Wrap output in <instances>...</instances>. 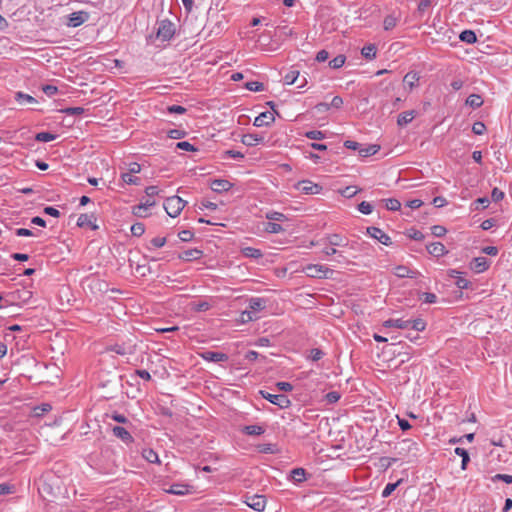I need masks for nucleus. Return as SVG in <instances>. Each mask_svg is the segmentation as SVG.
I'll return each mask as SVG.
<instances>
[{
	"label": "nucleus",
	"instance_id": "obj_4",
	"mask_svg": "<svg viewBox=\"0 0 512 512\" xmlns=\"http://www.w3.org/2000/svg\"><path fill=\"white\" fill-rule=\"evenodd\" d=\"M266 307V300L260 297H252L249 300V309L250 311H245L242 313V317L247 316V320L251 321L254 319L253 313L260 312Z\"/></svg>",
	"mask_w": 512,
	"mask_h": 512
},
{
	"label": "nucleus",
	"instance_id": "obj_3",
	"mask_svg": "<svg viewBox=\"0 0 512 512\" xmlns=\"http://www.w3.org/2000/svg\"><path fill=\"white\" fill-rule=\"evenodd\" d=\"M260 394L264 399L281 409L288 408L291 405L290 399L284 394H271L266 391H260Z\"/></svg>",
	"mask_w": 512,
	"mask_h": 512
},
{
	"label": "nucleus",
	"instance_id": "obj_54",
	"mask_svg": "<svg viewBox=\"0 0 512 512\" xmlns=\"http://www.w3.org/2000/svg\"><path fill=\"white\" fill-rule=\"evenodd\" d=\"M400 481H397L395 483H388L385 488L383 489L382 491V497L383 498H387L389 497L392 492L397 488V486L399 485Z\"/></svg>",
	"mask_w": 512,
	"mask_h": 512
},
{
	"label": "nucleus",
	"instance_id": "obj_61",
	"mask_svg": "<svg viewBox=\"0 0 512 512\" xmlns=\"http://www.w3.org/2000/svg\"><path fill=\"white\" fill-rule=\"evenodd\" d=\"M266 218L271 221H283L286 217L280 212H269L266 214Z\"/></svg>",
	"mask_w": 512,
	"mask_h": 512
},
{
	"label": "nucleus",
	"instance_id": "obj_20",
	"mask_svg": "<svg viewBox=\"0 0 512 512\" xmlns=\"http://www.w3.org/2000/svg\"><path fill=\"white\" fill-rule=\"evenodd\" d=\"M383 326L385 328L395 327L398 329H409L410 322H409V320H403V319H388L383 322Z\"/></svg>",
	"mask_w": 512,
	"mask_h": 512
},
{
	"label": "nucleus",
	"instance_id": "obj_43",
	"mask_svg": "<svg viewBox=\"0 0 512 512\" xmlns=\"http://www.w3.org/2000/svg\"><path fill=\"white\" fill-rule=\"evenodd\" d=\"M410 322V328L409 329H413L415 331H423L426 327V323L425 321L422 319V318H417V319H414V320H409Z\"/></svg>",
	"mask_w": 512,
	"mask_h": 512
},
{
	"label": "nucleus",
	"instance_id": "obj_10",
	"mask_svg": "<svg viewBox=\"0 0 512 512\" xmlns=\"http://www.w3.org/2000/svg\"><path fill=\"white\" fill-rule=\"evenodd\" d=\"M296 188L303 194L307 195L319 194L322 190L320 185L309 180L299 181L296 185Z\"/></svg>",
	"mask_w": 512,
	"mask_h": 512
},
{
	"label": "nucleus",
	"instance_id": "obj_48",
	"mask_svg": "<svg viewBox=\"0 0 512 512\" xmlns=\"http://www.w3.org/2000/svg\"><path fill=\"white\" fill-rule=\"evenodd\" d=\"M419 298L421 301L427 304H433L437 302V296L430 292H423Z\"/></svg>",
	"mask_w": 512,
	"mask_h": 512
},
{
	"label": "nucleus",
	"instance_id": "obj_16",
	"mask_svg": "<svg viewBox=\"0 0 512 512\" xmlns=\"http://www.w3.org/2000/svg\"><path fill=\"white\" fill-rule=\"evenodd\" d=\"M274 120H275L274 113L266 111V112H263V113L259 114L255 118L253 125L256 126V127L268 126L271 123H273Z\"/></svg>",
	"mask_w": 512,
	"mask_h": 512
},
{
	"label": "nucleus",
	"instance_id": "obj_59",
	"mask_svg": "<svg viewBox=\"0 0 512 512\" xmlns=\"http://www.w3.org/2000/svg\"><path fill=\"white\" fill-rule=\"evenodd\" d=\"M431 231H432V234L435 236V237H443L446 233H447V230L444 226L442 225H434L431 227Z\"/></svg>",
	"mask_w": 512,
	"mask_h": 512
},
{
	"label": "nucleus",
	"instance_id": "obj_63",
	"mask_svg": "<svg viewBox=\"0 0 512 512\" xmlns=\"http://www.w3.org/2000/svg\"><path fill=\"white\" fill-rule=\"evenodd\" d=\"M42 91L49 97L54 96L58 92V88L54 85H44Z\"/></svg>",
	"mask_w": 512,
	"mask_h": 512
},
{
	"label": "nucleus",
	"instance_id": "obj_36",
	"mask_svg": "<svg viewBox=\"0 0 512 512\" xmlns=\"http://www.w3.org/2000/svg\"><path fill=\"white\" fill-rule=\"evenodd\" d=\"M306 470L304 468H294L291 471V477L296 483L303 482L306 478Z\"/></svg>",
	"mask_w": 512,
	"mask_h": 512
},
{
	"label": "nucleus",
	"instance_id": "obj_5",
	"mask_svg": "<svg viewBox=\"0 0 512 512\" xmlns=\"http://www.w3.org/2000/svg\"><path fill=\"white\" fill-rule=\"evenodd\" d=\"M107 351L115 352L118 355H133L136 352V344L131 342L116 343L107 347Z\"/></svg>",
	"mask_w": 512,
	"mask_h": 512
},
{
	"label": "nucleus",
	"instance_id": "obj_56",
	"mask_svg": "<svg viewBox=\"0 0 512 512\" xmlns=\"http://www.w3.org/2000/svg\"><path fill=\"white\" fill-rule=\"evenodd\" d=\"M160 192L157 186H148L145 189L146 199L154 200L153 197L158 195ZM145 200V198H143Z\"/></svg>",
	"mask_w": 512,
	"mask_h": 512
},
{
	"label": "nucleus",
	"instance_id": "obj_11",
	"mask_svg": "<svg viewBox=\"0 0 512 512\" xmlns=\"http://www.w3.org/2000/svg\"><path fill=\"white\" fill-rule=\"evenodd\" d=\"M489 267L490 261L484 256L473 258L469 264V268L477 274L486 271Z\"/></svg>",
	"mask_w": 512,
	"mask_h": 512
},
{
	"label": "nucleus",
	"instance_id": "obj_6",
	"mask_svg": "<svg viewBox=\"0 0 512 512\" xmlns=\"http://www.w3.org/2000/svg\"><path fill=\"white\" fill-rule=\"evenodd\" d=\"M156 205L155 200L142 199L138 205L132 207V214L139 218H145L149 216V209Z\"/></svg>",
	"mask_w": 512,
	"mask_h": 512
},
{
	"label": "nucleus",
	"instance_id": "obj_49",
	"mask_svg": "<svg viewBox=\"0 0 512 512\" xmlns=\"http://www.w3.org/2000/svg\"><path fill=\"white\" fill-rule=\"evenodd\" d=\"M489 204H490V200L488 197H481V198L476 199L473 202V205L475 206V210L485 209L489 206Z\"/></svg>",
	"mask_w": 512,
	"mask_h": 512
},
{
	"label": "nucleus",
	"instance_id": "obj_39",
	"mask_svg": "<svg viewBox=\"0 0 512 512\" xmlns=\"http://www.w3.org/2000/svg\"><path fill=\"white\" fill-rule=\"evenodd\" d=\"M121 179L124 183L129 185H139L141 183V179L139 177H135L130 173H122Z\"/></svg>",
	"mask_w": 512,
	"mask_h": 512
},
{
	"label": "nucleus",
	"instance_id": "obj_12",
	"mask_svg": "<svg viewBox=\"0 0 512 512\" xmlns=\"http://www.w3.org/2000/svg\"><path fill=\"white\" fill-rule=\"evenodd\" d=\"M367 234L383 245L389 246L392 244L391 238L378 227H368Z\"/></svg>",
	"mask_w": 512,
	"mask_h": 512
},
{
	"label": "nucleus",
	"instance_id": "obj_52",
	"mask_svg": "<svg viewBox=\"0 0 512 512\" xmlns=\"http://www.w3.org/2000/svg\"><path fill=\"white\" fill-rule=\"evenodd\" d=\"M305 136L311 140H322L325 138L324 132L320 130H311L305 133Z\"/></svg>",
	"mask_w": 512,
	"mask_h": 512
},
{
	"label": "nucleus",
	"instance_id": "obj_37",
	"mask_svg": "<svg viewBox=\"0 0 512 512\" xmlns=\"http://www.w3.org/2000/svg\"><path fill=\"white\" fill-rule=\"evenodd\" d=\"M382 202L385 203L386 209L390 211H398L401 208L400 201L395 198L383 199Z\"/></svg>",
	"mask_w": 512,
	"mask_h": 512
},
{
	"label": "nucleus",
	"instance_id": "obj_55",
	"mask_svg": "<svg viewBox=\"0 0 512 512\" xmlns=\"http://www.w3.org/2000/svg\"><path fill=\"white\" fill-rule=\"evenodd\" d=\"M358 210L362 214L368 215L372 213L373 206L369 202L362 201L361 203L358 204Z\"/></svg>",
	"mask_w": 512,
	"mask_h": 512
},
{
	"label": "nucleus",
	"instance_id": "obj_44",
	"mask_svg": "<svg viewBox=\"0 0 512 512\" xmlns=\"http://www.w3.org/2000/svg\"><path fill=\"white\" fill-rule=\"evenodd\" d=\"M360 191V189H358L356 186H347L345 187L344 189H341L339 192L342 196L346 197V198H352L353 196H355L358 192Z\"/></svg>",
	"mask_w": 512,
	"mask_h": 512
},
{
	"label": "nucleus",
	"instance_id": "obj_25",
	"mask_svg": "<svg viewBox=\"0 0 512 512\" xmlns=\"http://www.w3.org/2000/svg\"><path fill=\"white\" fill-rule=\"evenodd\" d=\"M142 457L149 463H160L158 454L151 448H145L142 450Z\"/></svg>",
	"mask_w": 512,
	"mask_h": 512
},
{
	"label": "nucleus",
	"instance_id": "obj_13",
	"mask_svg": "<svg viewBox=\"0 0 512 512\" xmlns=\"http://www.w3.org/2000/svg\"><path fill=\"white\" fill-rule=\"evenodd\" d=\"M199 355L203 360L209 362H225L229 359L227 354L211 350L203 351Z\"/></svg>",
	"mask_w": 512,
	"mask_h": 512
},
{
	"label": "nucleus",
	"instance_id": "obj_2",
	"mask_svg": "<svg viewBox=\"0 0 512 512\" xmlns=\"http://www.w3.org/2000/svg\"><path fill=\"white\" fill-rule=\"evenodd\" d=\"M186 203L187 202L184 201L179 196H171V197L166 198V200L164 201L163 206H164V209H165L166 213L170 217L175 218L184 209V207L186 206Z\"/></svg>",
	"mask_w": 512,
	"mask_h": 512
},
{
	"label": "nucleus",
	"instance_id": "obj_27",
	"mask_svg": "<svg viewBox=\"0 0 512 512\" xmlns=\"http://www.w3.org/2000/svg\"><path fill=\"white\" fill-rule=\"evenodd\" d=\"M242 432L250 436H259L265 432V429L260 425H247L243 427Z\"/></svg>",
	"mask_w": 512,
	"mask_h": 512
},
{
	"label": "nucleus",
	"instance_id": "obj_17",
	"mask_svg": "<svg viewBox=\"0 0 512 512\" xmlns=\"http://www.w3.org/2000/svg\"><path fill=\"white\" fill-rule=\"evenodd\" d=\"M426 249L429 254L435 257H441L448 253V250L441 242H433L426 245Z\"/></svg>",
	"mask_w": 512,
	"mask_h": 512
},
{
	"label": "nucleus",
	"instance_id": "obj_24",
	"mask_svg": "<svg viewBox=\"0 0 512 512\" xmlns=\"http://www.w3.org/2000/svg\"><path fill=\"white\" fill-rule=\"evenodd\" d=\"M263 140L258 134L248 133L242 136L241 142L246 146H255Z\"/></svg>",
	"mask_w": 512,
	"mask_h": 512
},
{
	"label": "nucleus",
	"instance_id": "obj_23",
	"mask_svg": "<svg viewBox=\"0 0 512 512\" xmlns=\"http://www.w3.org/2000/svg\"><path fill=\"white\" fill-rule=\"evenodd\" d=\"M94 217L88 214H81L78 217L77 225L79 227L90 226L92 230L98 229V226L92 221Z\"/></svg>",
	"mask_w": 512,
	"mask_h": 512
},
{
	"label": "nucleus",
	"instance_id": "obj_57",
	"mask_svg": "<svg viewBox=\"0 0 512 512\" xmlns=\"http://www.w3.org/2000/svg\"><path fill=\"white\" fill-rule=\"evenodd\" d=\"M84 111L85 110L83 107H67L62 110L63 113H65L66 115H71V116L81 115L84 113Z\"/></svg>",
	"mask_w": 512,
	"mask_h": 512
},
{
	"label": "nucleus",
	"instance_id": "obj_60",
	"mask_svg": "<svg viewBox=\"0 0 512 512\" xmlns=\"http://www.w3.org/2000/svg\"><path fill=\"white\" fill-rule=\"evenodd\" d=\"M432 5V1L431 0H421L418 4V13L419 14H424L427 9Z\"/></svg>",
	"mask_w": 512,
	"mask_h": 512
},
{
	"label": "nucleus",
	"instance_id": "obj_31",
	"mask_svg": "<svg viewBox=\"0 0 512 512\" xmlns=\"http://www.w3.org/2000/svg\"><path fill=\"white\" fill-rule=\"evenodd\" d=\"M380 150V146L376 144L368 145L364 148L359 149V155L362 157H368L375 155Z\"/></svg>",
	"mask_w": 512,
	"mask_h": 512
},
{
	"label": "nucleus",
	"instance_id": "obj_64",
	"mask_svg": "<svg viewBox=\"0 0 512 512\" xmlns=\"http://www.w3.org/2000/svg\"><path fill=\"white\" fill-rule=\"evenodd\" d=\"M324 353L322 350L318 349V348H314L310 351V355H309V358L312 360V361H318L320 360L322 357H323Z\"/></svg>",
	"mask_w": 512,
	"mask_h": 512
},
{
	"label": "nucleus",
	"instance_id": "obj_40",
	"mask_svg": "<svg viewBox=\"0 0 512 512\" xmlns=\"http://www.w3.org/2000/svg\"><path fill=\"white\" fill-rule=\"evenodd\" d=\"M56 135L50 132H39L35 136V140L38 142H50L56 139Z\"/></svg>",
	"mask_w": 512,
	"mask_h": 512
},
{
	"label": "nucleus",
	"instance_id": "obj_8",
	"mask_svg": "<svg viewBox=\"0 0 512 512\" xmlns=\"http://www.w3.org/2000/svg\"><path fill=\"white\" fill-rule=\"evenodd\" d=\"M175 33L174 24L169 20L161 21L157 30V36L164 41L170 40Z\"/></svg>",
	"mask_w": 512,
	"mask_h": 512
},
{
	"label": "nucleus",
	"instance_id": "obj_35",
	"mask_svg": "<svg viewBox=\"0 0 512 512\" xmlns=\"http://www.w3.org/2000/svg\"><path fill=\"white\" fill-rule=\"evenodd\" d=\"M376 46L374 44H368L361 50V54L368 60H372L376 57Z\"/></svg>",
	"mask_w": 512,
	"mask_h": 512
},
{
	"label": "nucleus",
	"instance_id": "obj_41",
	"mask_svg": "<svg viewBox=\"0 0 512 512\" xmlns=\"http://www.w3.org/2000/svg\"><path fill=\"white\" fill-rule=\"evenodd\" d=\"M346 57L344 55H337L329 61V67L332 69L341 68L345 63Z\"/></svg>",
	"mask_w": 512,
	"mask_h": 512
},
{
	"label": "nucleus",
	"instance_id": "obj_28",
	"mask_svg": "<svg viewBox=\"0 0 512 512\" xmlns=\"http://www.w3.org/2000/svg\"><path fill=\"white\" fill-rule=\"evenodd\" d=\"M459 38L461 41L467 44H473L477 41V37L474 31L464 30L460 33Z\"/></svg>",
	"mask_w": 512,
	"mask_h": 512
},
{
	"label": "nucleus",
	"instance_id": "obj_42",
	"mask_svg": "<svg viewBox=\"0 0 512 512\" xmlns=\"http://www.w3.org/2000/svg\"><path fill=\"white\" fill-rule=\"evenodd\" d=\"M397 21H398V19L395 16L388 15L385 17V19L383 21V28L386 31L392 30L396 26Z\"/></svg>",
	"mask_w": 512,
	"mask_h": 512
},
{
	"label": "nucleus",
	"instance_id": "obj_58",
	"mask_svg": "<svg viewBox=\"0 0 512 512\" xmlns=\"http://www.w3.org/2000/svg\"><path fill=\"white\" fill-rule=\"evenodd\" d=\"M486 131V126L483 122L477 121L472 126V132L476 135H482Z\"/></svg>",
	"mask_w": 512,
	"mask_h": 512
},
{
	"label": "nucleus",
	"instance_id": "obj_33",
	"mask_svg": "<svg viewBox=\"0 0 512 512\" xmlns=\"http://www.w3.org/2000/svg\"><path fill=\"white\" fill-rule=\"evenodd\" d=\"M241 252L245 257L253 258V259L261 258L263 255L261 250L253 248V247H244V248H242Z\"/></svg>",
	"mask_w": 512,
	"mask_h": 512
},
{
	"label": "nucleus",
	"instance_id": "obj_15",
	"mask_svg": "<svg viewBox=\"0 0 512 512\" xmlns=\"http://www.w3.org/2000/svg\"><path fill=\"white\" fill-rule=\"evenodd\" d=\"M112 433L116 438L122 440L126 444H130L134 441L131 433L122 426H114L112 428Z\"/></svg>",
	"mask_w": 512,
	"mask_h": 512
},
{
	"label": "nucleus",
	"instance_id": "obj_18",
	"mask_svg": "<svg viewBox=\"0 0 512 512\" xmlns=\"http://www.w3.org/2000/svg\"><path fill=\"white\" fill-rule=\"evenodd\" d=\"M232 186V183L225 179H215L211 183V189L217 193L229 191Z\"/></svg>",
	"mask_w": 512,
	"mask_h": 512
},
{
	"label": "nucleus",
	"instance_id": "obj_14",
	"mask_svg": "<svg viewBox=\"0 0 512 512\" xmlns=\"http://www.w3.org/2000/svg\"><path fill=\"white\" fill-rule=\"evenodd\" d=\"M193 487L188 484L175 483L170 486L169 489H165V492L173 495L184 496L191 493Z\"/></svg>",
	"mask_w": 512,
	"mask_h": 512
},
{
	"label": "nucleus",
	"instance_id": "obj_51",
	"mask_svg": "<svg viewBox=\"0 0 512 512\" xmlns=\"http://www.w3.org/2000/svg\"><path fill=\"white\" fill-rule=\"evenodd\" d=\"M265 230L269 233H280L282 232L284 229L282 228V226L278 223H274V222H267L265 224Z\"/></svg>",
	"mask_w": 512,
	"mask_h": 512
},
{
	"label": "nucleus",
	"instance_id": "obj_47",
	"mask_svg": "<svg viewBox=\"0 0 512 512\" xmlns=\"http://www.w3.org/2000/svg\"><path fill=\"white\" fill-rule=\"evenodd\" d=\"M145 232V226L143 223H135L131 226V233L133 236L140 237Z\"/></svg>",
	"mask_w": 512,
	"mask_h": 512
},
{
	"label": "nucleus",
	"instance_id": "obj_30",
	"mask_svg": "<svg viewBox=\"0 0 512 512\" xmlns=\"http://www.w3.org/2000/svg\"><path fill=\"white\" fill-rule=\"evenodd\" d=\"M455 454L459 455V458H462L461 468L465 470L470 461V457L468 451L464 448L457 447L454 450Z\"/></svg>",
	"mask_w": 512,
	"mask_h": 512
},
{
	"label": "nucleus",
	"instance_id": "obj_19",
	"mask_svg": "<svg viewBox=\"0 0 512 512\" xmlns=\"http://www.w3.org/2000/svg\"><path fill=\"white\" fill-rule=\"evenodd\" d=\"M203 255V252L197 248L188 249L183 252H181L178 255V258L184 261H193L201 258Z\"/></svg>",
	"mask_w": 512,
	"mask_h": 512
},
{
	"label": "nucleus",
	"instance_id": "obj_34",
	"mask_svg": "<svg viewBox=\"0 0 512 512\" xmlns=\"http://www.w3.org/2000/svg\"><path fill=\"white\" fill-rule=\"evenodd\" d=\"M394 274L399 277V278H405V277H409V278H412L413 277V272L406 266L404 265H399V266H396L394 268Z\"/></svg>",
	"mask_w": 512,
	"mask_h": 512
},
{
	"label": "nucleus",
	"instance_id": "obj_7",
	"mask_svg": "<svg viewBox=\"0 0 512 512\" xmlns=\"http://www.w3.org/2000/svg\"><path fill=\"white\" fill-rule=\"evenodd\" d=\"M90 15L87 11L81 10L71 13L66 21L68 27L76 28L89 19Z\"/></svg>",
	"mask_w": 512,
	"mask_h": 512
},
{
	"label": "nucleus",
	"instance_id": "obj_9",
	"mask_svg": "<svg viewBox=\"0 0 512 512\" xmlns=\"http://www.w3.org/2000/svg\"><path fill=\"white\" fill-rule=\"evenodd\" d=\"M245 503L253 510L262 512L266 507V497L259 494L248 495L246 496Z\"/></svg>",
	"mask_w": 512,
	"mask_h": 512
},
{
	"label": "nucleus",
	"instance_id": "obj_22",
	"mask_svg": "<svg viewBox=\"0 0 512 512\" xmlns=\"http://www.w3.org/2000/svg\"><path fill=\"white\" fill-rule=\"evenodd\" d=\"M415 117H416L415 110H409V111L402 112L401 114L398 115L397 124L401 127L405 126V125L409 124L410 122H412Z\"/></svg>",
	"mask_w": 512,
	"mask_h": 512
},
{
	"label": "nucleus",
	"instance_id": "obj_32",
	"mask_svg": "<svg viewBox=\"0 0 512 512\" xmlns=\"http://www.w3.org/2000/svg\"><path fill=\"white\" fill-rule=\"evenodd\" d=\"M466 104L469 105L472 108H479L483 104V99L478 94H471L466 99Z\"/></svg>",
	"mask_w": 512,
	"mask_h": 512
},
{
	"label": "nucleus",
	"instance_id": "obj_38",
	"mask_svg": "<svg viewBox=\"0 0 512 512\" xmlns=\"http://www.w3.org/2000/svg\"><path fill=\"white\" fill-rule=\"evenodd\" d=\"M211 307L210 303L207 301H198L191 303V309L195 312H205L209 310Z\"/></svg>",
	"mask_w": 512,
	"mask_h": 512
},
{
	"label": "nucleus",
	"instance_id": "obj_1",
	"mask_svg": "<svg viewBox=\"0 0 512 512\" xmlns=\"http://www.w3.org/2000/svg\"><path fill=\"white\" fill-rule=\"evenodd\" d=\"M302 271L306 276L318 279H329L333 274L332 269L321 264H308L303 267Z\"/></svg>",
	"mask_w": 512,
	"mask_h": 512
},
{
	"label": "nucleus",
	"instance_id": "obj_62",
	"mask_svg": "<svg viewBox=\"0 0 512 512\" xmlns=\"http://www.w3.org/2000/svg\"><path fill=\"white\" fill-rule=\"evenodd\" d=\"M176 148L185 150V151H197V148H195L192 144H190L187 141L178 142L176 144Z\"/></svg>",
	"mask_w": 512,
	"mask_h": 512
},
{
	"label": "nucleus",
	"instance_id": "obj_21",
	"mask_svg": "<svg viewBox=\"0 0 512 512\" xmlns=\"http://www.w3.org/2000/svg\"><path fill=\"white\" fill-rule=\"evenodd\" d=\"M419 80H420L419 73L414 72V71L408 72L403 78L404 84L407 85L410 90H412L413 88H415L418 85Z\"/></svg>",
	"mask_w": 512,
	"mask_h": 512
},
{
	"label": "nucleus",
	"instance_id": "obj_29",
	"mask_svg": "<svg viewBox=\"0 0 512 512\" xmlns=\"http://www.w3.org/2000/svg\"><path fill=\"white\" fill-rule=\"evenodd\" d=\"M15 99L21 105L34 104L37 102V100L34 97L23 92H17Z\"/></svg>",
	"mask_w": 512,
	"mask_h": 512
},
{
	"label": "nucleus",
	"instance_id": "obj_45",
	"mask_svg": "<svg viewBox=\"0 0 512 512\" xmlns=\"http://www.w3.org/2000/svg\"><path fill=\"white\" fill-rule=\"evenodd\" d=\"M299 77V71L298 70H290L284 77V82L287 85H292L296 82V80Z\"/></svg>",
	"mask_w": 512,
	"mask_h": 512
},
{
	"label": "nucleus",
	"instance_id": "obj_46",
	"mask_svg": "<svg viewBox=\"0 0 512 512\" xmlns=\"http://www.w3.org/2000/svg\"><path fill=\"white\" fill-rule=\"evenodd\" d=\"M455 285L461 289V290H464V289H470L472 287V283L467 280L465 277H463L462 275H460L456 280H455Z\"/></svg>",
	"mask_w": 512,
	"mask_h": 512
},
{
	"label": "nucleus",
	"instance_id": "obj_26",
	"mask_svg": "<svg viewBox=\"0 0 512 512\" xmlns=\"http://www.w3.org/2000/svg\"><path fill=\"white\" fill-rule=\"evenodd\" d=\"M326 241L331 246H346L347 241L339 234H329L326 237Z\"/></svg>",
	"mask_w": 512,
	"mask_h": 512
},
{
	"label": "nucleus",
	"instance_id": "obj_53",
	"mask_svg": "<svg viewBox=\"0 0 512 512\" xmlns=\"http://www.w3.org/2000/svg\"><path fill=\"white\" fill-rule=\"evenodd\" d=\"M52 409L50 404H42L40 406H37L34 408V415L35 416H43L45 413L49 412Z\"/></svg>",
	"mask_w": 512,
	"mask_h": 512
},
{
	"label": "nucleus",
	"instance_id": "obj_50",
	"mask_svg": "<svg viewBox=\"0 0 512 512\" xmlns=\"http://www.w3.org/2000/svg\"><path fill=\"white\" fill-rule=\"evenodd\" d=\"M245 88L250 91L259 92L264 90V85L258 81H250L245 84Z\"/></svg>",
	"mask_w": 512,
	"mask_h": 512
}]
</instances>
